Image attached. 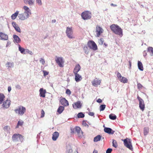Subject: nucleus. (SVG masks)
Here are the masks:
<instances>
[{
  "label": "nucleus",
  "instance_id": "38",
  "mask_svg": "<svg viewBox=\"0 0 153 153\" xmlns=\"http://www.w3.org/2000/svg\"><path fill=\"white\" fill-rule=\"evenodd\" d=\"M112 146L115 148H116L117 146V142L116 140H113Z\"/></svg>",
  "mask_w": 153,
  "mask_h": 153
},
{
  "label": "nucleus",
  "instance_id": "15",
  "mask_svg": "<svg viewBox=\"0 0 153 153\" xmlns=\"http://www.w3.org/2000/svg\"><path fill=\"white\" fill-rule=\"evenodd\" d=\"M82 105V103L81 102L78 101L74 103L73 105V107L74 109H77L80 108H81Z\"/></svg>",
  "mask_w": 153,
  "mask_h": 153
},
{
  "label": "nucleus",
  "instance_id": "48",
  "mask_svg": "<svg viewBox=\"0 0 153 153\" xmlns=\"http://www.w3.org/2000/svg\"><path fill=\"white\" fill-rule=\"evenodd\" d=\"M137 86L138 88L139 89H141L143 87L142 85L140 83H137Z\"/></svg>",
  "mask_w": 153,
  "mask_h": 153
},
{
  "label": "nucleus",
  "instance_id": "22",
  "mask_svg": "<svg viewBox=\"0 0 153 153\" xmlns=\"http://www.w3.org/2000/svg\"><path fill=\"white\" fill-rule=\"evenodd\" d=\"M13 37L14 39L13 42L15 43H20L21 41V39L18 36L16 35H13Z\"/></svg>",
  "mask_w": 153,
  "mask_h": 153
},
{
  "label": "nucleus",
  "instance_id": "21",
  "mask_svg": "<svg viewBox=\"0 0 153 153\" xmlns=\"http://www.w3.org/2000/svg\"><path fill=\"white\" fill-rule=\"evenodd\" d=\"M104 131L109 134H113L115 131L113 130L111 128H105L104 129Z\"/></svg>",
  "mask_w": 153,
  "mask_h": 153
},
{
  "label": "nucleus",
  "instance_id": "57",
  "mask_svg": "<svg viewBox=\"0 0 153 153\" xmlns=\"http://www.w3.org/2000/svg\"><path fill=\"white\" fill-rule=\"evenodd\" d=\"M11 90V87L10 86H9L8 87V91L9 92H10Z\"/></svg>",
  "mask_w": 153,
  "mask_h": 153
},
{
  "label": "nucleus",
  "instance_id": "13",
  "mask_svg": "<svg viewBox=\"0 0 153 153\" xmlns=\"http://www.w3.org/2000/svg\"><path fill=\"white\" fill-rule=\"evenodd\" d=\"M103 32V29L100 26L97 25L96 27V30L95 32L97 36V37L100 36V35Z\"/></svg>",
  "mask_w": 153,
  "mask_h": 153
},
{
  "label": "nucleus",
  "instance_id": "47",
  "mask_svg": "<svg viewBox=\"0 0 153 153\" xmlns=\"http://www.w3.org/2000/svg\"><path fill=\"white\" fill-rule=\"evenodd\" d=\"M112 151V149L111 148H108L106 151V153H111Z\"/></svg>",
  "mask_w": 153,
  "mask_h": 153
},
{
  "label": "nucleus",
  "instance_id": "29",
  "mask_svg": "<svg viewBox=\"0 0 153 153\" xmlns=\"http://www.w3.org/2000/svg\"><path fill=\"white\" fill-rule=\"evenodd\" d=\"M138 69L141 71H143V68L142 62L138 61Z\"/></svg>",
  "mask_w": 153,
  "mask_h": 153
},
{
  "label": "nucleus",
  "instance_id": "54",
  "mask_svg": "<svg viewBox=\"0 0 153 153\" xmlns=\"http://www.w3.org/2000/svg\"><path fill=\"white\" fill-rule=\"evenodd\" d=\"M16 88L19 90H20L21 88V86L19 85H17L16 86Z\"/></svg>",
  "mask_w": 153,
  "mask_h": 153
},
{
  "label": "nucleus",
  "instance_id": "60",
  "mask_svg": "<svg viewBox=\"0 0 153 153\" xmlns=\"http://www.w3.org/2000/svg\"><path fill=\"white\" fill-rule=\"evenodd\" d=\"M111 6H113L114 7H116L117 6V5L116 4H114L113 3H111Z\"/></svg>",
  "mask_w": 153,
  "mask_h": 153
},
{
  "label": "nucleus",
  "instance_id": "3",
  "mask_svg": "<svg viewBox=\"0 0 153 153\" xmlns=\"http://www.w3.org/2000/svg\"><path fill=\"white\" fill-rule=\"evenodd\" d=\"M71 133H77L78 137H82L83 136V132L82 131L79 127L78 126H76L74 127H72L71 128Z\"/></svg>",
  "mask_w": 153,
  "mask_h": 153
},
{
  "label": "nucleus",
  "instance_id": "12",
  "mask_svg": "<svg viewBox=\"0 0 153 153\" xmlns=\"http://www.w3.org/2000/svg\"><path fill=\"white\" fill-rule=\"evenodd\" d=\"M137 99L139 102V107L140 109L143 111L145 108V104L143 100L139 96H137Z\"/></svg>",
  "mask_w": 153,
  "mask_h": 153
},
{
  "label": "nucleus",
  "instance_id": "56",
  "mask_svg": "<svg viewBox=\"0 0 153 153\" xmlns=\"http://www.w3.org/2000/svg\"><path fill=\"white\" fill-rule=\"evenodd\" d=\"M88 114L91 116H94V113L92 112H89Z\"/></svg>",
  "mask_w": 153,
  "mask_h": 153
},
{
  "label": "nucleus",
  "instance_id": "63",
  "mask_svg": "<svg viewBox=\"0 0 153 153\" xmlns=\"http://www.w3.org/2000/svg\"><path fill=\"white\" fill-rule=\"evenodd\" d=\"M104 45H105V46H107V45L105 43H104Z\"/></svg>",
  "mask_w": 153,
  "mask_h": 153
},
{
  "label": "nucleus",
  "instance_id": "37",
  "mask_svg": "<svg viewBox=\"0 0 153 153\" xmlns=\"http://www.w3.org/2000/svg\"><path fill=\"white\" fill-rule=\"evenodd\" d=\"M106 105H100V111H103L105 108Z\"/></svg>",
  "mask_w": 153,
  "mask_h": 153
},
{
  "label": "nucleus",
  "instance_id": "64",
  "mask_svg": "<svg viewBox=\"0 0 153 153\" xmlns=\"http://www.w3.org/2000/svg\"><path fill=\"white\" fill-rule=\"evenodd\" d=\"M129 64L130 66L131 65V63L130 62H129Z\"/></svg>",
  "mask_w": 153,
  "mask_h": 153
},
{
  "label": "nucleus",
  "instance_id": "61",
  "mask_svg": "<svg viewBox=\"0 0 153 153\" xmlns=\"http://www.w3.org/2000/svg\"><path fill=\"white\" fill-rule=\"evenodd\" d=\"M98 153V151L97 150H94L93 152V153Z\"/></svg>",
  "mask_w": 153,
  "mask_h": 153
},
{
  "label": "nucleus",
  "instance_id": "45",
  "mask_svg": "<svg viewBox=\"0 0 153 153\" xmlns=\"http://www.w3.org/2000/svg\"><path fill=\"white\" fill-rule=\"evenodd\" d=\"M103 42L104 40L102 38L100 39L98 41V42L100 45H102Z\"/></svg>",
  "mask_w": 153,
  "mask_h": 153
},
{
  "label": "nucleus",
  "instance_id": "5",
  "mask_svg": "<svg viewBox=\"0 0 153 153\" xmlns=\"http://www.w3.org/2000/svg\"><path fill=\"white\" fill-rule=\"evenodd\" d=\"M66 33L69 39H74V37L73 35V31L71 27H66Z\"/></svg>",
  "mask_w": 153,
  "mask_h": 153
},
{
  "label": "nucleus",
  "instance_id": "2",
  "mask_svg": "<svg viewBox=\"0 0 153 153\" xmlns=\"http://www.w3.org/2000/svg\"><path fill=\"white\" fill-rule=\"evenodd\" d=\"M111 30L116 34L122 37L123 36V30L118 25L113 24L110 27Z\"/></svg>",
  "mask_w": 153,
  "mask_h": 153
},
{
  "label": "nucleus",
  "instance_id": "44",
  "mask_svg": "<svg viewBox=\"0 0 153 153\" xmlns=\"http://www.w3.org/2000/svg\"><path fill=\"white\" fill-rule=\"evenodd\" d=\"M36 2L39 5H41L42 4L41 0H36Z\"/></svg>",
  "mask_w": 153,
  "mask_h": 153
},
{
  "label": "nucleus",
  "instance_id": "32",
  "mask_svg": "<svg viewBox=\"0 0 153 153\" xmlns=\"http://www.w3.org/2000/svg\"><path fill=\"white\" fill-rule=\"evenodd\" d=\"M64 109V106H60L57 109V112L60 114H61Z\"/></svg>",
  "mask_w": 153,
  "mask_h": 153
},
{
  "label": "nucleus",
  "instance_id": "43",
  "mask_svg": "<svg viewBox=\"0 0 153 153\" xmlns=\"http://www.w3.org/2000/svg\"><path fill=\"white\" fill-rule=\"evenodd\" d=\"M27 53H28L31 55H32L33 54V53L32 51H30L28 49H26V54Z\"/></svg>",
  "mask_w": 153,
  "mask_h": 153
},
{
  "label": "nucleus",
  "instance_id": "8",
  "mask_svg": "<svg viewBox=\"0 0 153 153\" xmlns=\"http://www.w3.org/2000/svg\"><path fill=\"white\" fill-rule=\"evenodd\" d=\"M55 59L56 63L59 67H63L64 61L62 57L56 56L55 57Z\"/></svg>",
  "mask_w": 153,
  "mask_h": 153
},
{
  "label": "nucleus",
  "instance_id": "51",
  "mask_svg": "<svg viewBox=\"0 0 153 153\" xmlns=\"http://www.w3.org/2000/svg\"><path fill=\"white\" fill-rule=\"evenodd\" d=\"M71 91L69 89H67L66 90V93L68 95H70L71 94Z\"/></svg>",
  "mask_w": 153,
  "mask_h": 153
},
{
  "label": "nucleus",
  "instance_id": "17",
  "mask_svg": "<svg viewBox=\"0 0 153 153\" xmlns=\"http://www.w3.org/2000/svg\"><path fill=\"white\" fill-rule=\"evenodd\" d=\"M8 39V37L7 34L2 32H0V39L1 40H7Z\"/></svg>",
  "mask_w": 153,
  "mask_h": 153
},
{
  "label": "nucleus",
  "instance_id": "30",
  "mask_svg": "<svg viewBox=\"0 0 153 153\" xmlns=\"http://www.w3.org/2000/svg\"><path fill=\"white\" fill-rule=\"evenodd\" d=\"M101 138V136L99 135L94 137V142H97L100 141Z\"/></svg>",
  "mask_w": 153,
  "mask_h": 153
},
{
  "label": "nucleus",
  "instance_id": "34",
  "mask_svg": "<svg viewBox=\"0 0 153 153\" xmlns=\"http://www.w3.org/2000/svg\"><path fill=\"white\" fill-rule=\"evenodd\" d=\"M149 129L148 127H145L144 128V134L145 135L147 134L149 132Z\"/></svg>",
  "mask_w": 153,
  "mask_h": 153
},
{
  "label": "nucleus",
  "instance_id": "55",
  "mask_svg": "<svg viewBox=\"0 0 153 153\" xmlns=\"http://www.w3.org/2000/svg\"><path fill=\"white\" fill-rule=\"evenodd\" d=\"M83 125L85 126H87V127H88V125L86 123H85V122H84V121H83V123H82Z\"/></svg>",
  "mask_w": 153,
  "mask_h": 153
},
{
  "label": "nucleus",
  "instance_id": "7",
  "mask_svg": "<svg viewBox=\"0 0 153 153\" xmlns=\"http://www.w3.org/2000/svg\"><path fill=\"white\" fill-rule=\"evenodd\" d=\"M81 16L84 20H88L91 18V13L88 11H85L82 13Z\"/></svg>",
  "mask_w": 153,
  "mask_h": 153
},
{
  "label": "nucleus",
  "instance_id": "36",
  "mask_svg": "<svg viewBox=\"0 0 153 153\" xmlns=\"http://www.w3.org/2000/svg\"><path fill=\"white\" fill-rule=\"evenodd\" d=\"M84 116L85 115L82 112L79 113L77 114V117L78 118H83Z\"/></svg>",
  "mask_w": 153,
  "mask_h": 153
},
{
  "label": "nucleus",
  "instance_id": "26",
  "mask_svg": "<svg viewBox=\"0 0 153 153\" xmlns=\"http://www.w3.org/2000/svg\"><path fill=\"white\" fill-rule=\"evenodd\" d=\"M75 75V80L78 82L80 81L82 79V76L78 74H74Z\"/></svg>",
  "mask_w": 153,
  "mask_h": 153
},
{
  "label": "nucleus",
  "instance_id": "23",
  "mask_svg": "<svg viewBox=\"0 0 153 153\" xmlns=\"http://www.w3.org/2000/svg\"><path fill=\"white\" fill-rule=\"evenodd\" d=\"M80 69L81 67L79 65V64L76 65L74 69L73 73L74 74H77Z\"/></svg>",
  "mask_w": 153,
  "mask_h": 153
},
{
  "label": "nucleus",
  "instance_id": "28",
  "mask_svg": "<svg viewBox=\"0 0 153 153\" xmlns=\"http://www.w3.org/2000/svg\"><path fill=\"white\" fill-rule=\"evenodd\" d=\"M6 67L8 68H11L14 66V63L13 62H7L6 64Z\"/></svg>",
  "mask_w": 153,
  "mask_h": 153
},
{
  "label": "nucleus",
  "instance_id": "14",
  "mask_svg": "<svg viewBox=\"0 0 153 153\" xmlns=\"http://www.w3.org/2000/svg\"><path fill=\"white\" fill-rule=\"evenodd\" d=\"M101 80L97 78L94 79L92 82V84L93 86L95 87H97L100 85Z\"/></svg>",
  "mask_w": 153,
  "mask_h": 153
},
{
  "label": "nucleus",
  "instance_id": "11",
  "mask_svg": "<svg viewBox=\"0 0 153 153\" xmlns=\"http://www.w3.org/2000/svg\"><path fill=\"white\" fill-rule=\"evenodd\" d=\"M117 76L120 82L124 83L127 82L128 80L125 77L122 76L120 73L119 72L117 73Z\"/></svg>",
  "mask_w": 153,
  "mask_h": 153
},
{
  "label": "nucleus",
  "instance_id": "41",
  "mask_svg": "<svg viewBox=\"0 0 153 153\" xmlns=\"http://www.w3.org/2000/svg\"><path fill=\"white\" fill-rule=\"evenodd\" d=\"M23 123V122L21 121H19L17 125L16 126V128H18L19 127V126H22Z\"/></svg>",
  "mask_w": 153,
  "mask_h": 153
},
{
  "label": "nucleus",
  "instance_id": "62",
  "mask_svg": "<svg viewBox=\"0 0 153 153\" xmlns=\"http://www.w3.org/2000/svg\"><path fill=\"white\" fill-rule=\"evenodd\" d=\"M56 22V20H52V22L53 23H55Z\"/></svg>",
  "mask_w": 153,
  "mask_h": 153
},
{
  "label": "nucleus",
  "instance_id": "10",
  "mask_svg": "<svg viewBox=\"0 0 153 153\" xmlns=\"http://www.w3.org/2000/svg\"><path fill=\"white\" fill-rule=\"evenodd\" d=\"M88 45L90 49L94 51L97 49V46L95 43L93 41H90L88 42Z\"/></svg>",
  "mask_w": 153,
  "mask_h": 153
},
{
  "label": "nucleus",
  "instance_id": "33",
  "mask_svg": "<svg viewBox=\"0 0 153 153\" xmlns=\"http://www.w3.org/2000/svg\"><path fill=\"white\" fill-rule=\"evenodd\" d=\"M5 98L4 95L2 93H0V104H1Z\"/></svg>",
  "mask_w": 153,
  "mask_h": 153
},
{
  "label": "nucleus",
  "instance_id": "31",
  "mask_svg": "<svg viewBox=\"0 0 153 153\" xmlns=\"http://www.w3.org/2000/svg\"><path fill=\"white\" fill-rule=\"evenodd\" d=\"M19 11H16V12L14 13L11 16V19L13 20L16 19L18 15H19Z\"/></svg>",
  "mask_w": 153,
  "mask_h": 153
},
{
  "label": "nucleus",
  "instance_id": "58",
  "mask_svg": "<svg viewBox=\"0 0 153 153\" xmlns=\"http://www.w3.org/2000/svg\"><path fill=\"white\" fill-rule=\"evenodd\" d=\"M97 101L98 102L101 103L102 102V100L101 99H98V100H97Z\"/></svg>",
  "mask_w": 153,
  "mask_h": 153
},
{
  "label": "nucleus",
  "instance_id": "25",
  "mask_svg": "<svg viewBox=\"0 0 153 153\" xmlns=\"http://www.w3.org/2000/svg\"><path fill=\"white\" fill-rule=\"evenodd\" d=\"M59 135V133L57 131L54 132L52 134V139L53 141H56Z\"/></svg>",
  "mask_w": 153,
  "mask_h": 153
},
{
  "label": "nucleus",
  "instance_id": "50",
  "mask_svg": "<svg viewBox=\"0 0 153 153\" xmlns=\"http://www.w3.org/2000/svg\"><path fill=\"white\" fill-rule=\"evenodd\" d=\"M68 153H78L77 151H74V152H73L72 149H70L69 150Z\"/></svg>",
  "mask_w": 153,
  "mask_h": 153
},
{
  "label": "nucleus",
  "instance_id": "46",
  "mask_svg": "<svg viewBox=\"0 0 153 153\" xmlns=\"http://www.w3.org/2000/svg\"><path fill=\"white\" fill-rule=\"evenodd\" d=\"M43 74H44V76H45L48 75L49 74V72H47L46 71L43 70Z\"/></svg>",
  "mask_w": 153,
  "mask_h": 153
},
{
  "label": "nucleus",
  "instance_id": "27",
  "mask_svg": "<svg viewBox=\"0 0 153 153\" xmlns=\"http://www.w3.org/2000/svg\"><path fill=\"white\" fill-rule=\"evenodd\" d=\"M19 50L20 52L21 53L23 54H26V49L22 47L19 45H18Z\"/></svg>",
  "mask_w": 153,
  "mask_h": 153
},
{
  "label": "nucleus",
  "instance_id": "4",
  "mask_svg": "<svg viewBox=\"0 0 153 153\" xmlns=\"http://www.w3.org/2000/svg\"><path fill=\"white\" fill-rule=\"evenodd\" d=\"M16 114H18L21 116L23 115L26 112V109L25 107L22 106H19L16 109L14 110Z\"/></svg>",
  "mask_w": 153,
  "mask_h": 153
},
{
  "label": "nucleus",
  "instance_id": "59",
  "mask_svg": "<svg viewBox=\"0 0 153 153\" xmlns=\"http://www.w3.org/2000/svg\"><path fill=\"white\" fill-rule=\"evenodd\" d=\"M143 56L144 57H145L146 56V55H147V53L146 52V51H143Z\"/></svg>",
  "mask_w": 153,
  "mask_h": 153
},
{
  "label": "nucleus",
  "instance_id": "6",
  "mask_svg": "<svg viewBox=\"0 0 153 153\" xmlns=\"http://www.w3.org/2000/svg\"><path fill=\"white\" fill-rule=\"evenodd\" d=\"M124 146L129 149L133 150V147L132 145L131 139L127 138L123 140Z\"/></svg>",
  "mask_w": 153,
  "mask_h": 153
},
{
  "label": "nucleus",
  "instance_id": "53",
  "mask_svg": "<svg viewBox=\"0 0 153 153\" xmlns=\"http://www.w3.org/2000/svg\"><path fill=\"white\" fill-rule=\"evenodd\" d=\"M11 44V42L10 41H8L7 42V43L6 44V47H7L10 45Z\"/></svg>",
  "mask_w": 153,
  "mask_h": 153
},
{
  "label": "nucleus",
  "instance_id": "40",
  "mask_svg": "<svg viewBox=\"0 0 153 153\" xmlns=\"http://www.w3.org/2000/svg\"><path fill=\"white\" fill-rule=\"evenodd\" d=\"M84 50L85 51V53L86 54H88L89 53L88 49L87 47L85 46L84 47Z\"/></svg>",
  "mask_w": 153,
  "mask_h": 153
},
{
  "label": "nucleus",
  "instance_id": "52",
  "mask_svg": "<svg viewBox=\"0 0 153 153\" xmlns=\"http://www.w3.org/2000/svg\"><path fill=\"white\" fill-rule=\"evenodd\" d=\"M45 114V113L44 111L42 110L41 111V117L42 118L44 117Z\"/></svg>",
  "mask_w": 153,
  "mask_h": 153
},
{
  "label": "nucleus",
  "instance_id": "16",
  "mask_svg": "<svg viewBox=\"0 0 153 153\" xmlns=\"http://www.w3.org/2000/svg\"><path fill=\"white\" fill-rule=\"evenodd\" d=\"M10 100H7L4 101L2 105L3 108H7L10 106Z\"/></svg>",
  "mask_w": 153,
  "mask_h": 153
},
{
  "label": "nucleus",
  "instance_id": "20",
  "mask_svg": "<svg viewBox=\"0 0 153 153\" xmlns=\"http://www.w3.org/2000/svg\"><path fill=\"white\" fill-rule=\"evenodd\" d=\"M24 3L26 4H28L31 6L33 5L35 3V0H23Z\"/></svg>",
  "mask_w": 153,
  "mask_h": 153
},
{
  "label": "nucleus",
  "instance_id": "24",
  "mask_svg": "<svg viewBox=\"0 0 153 153\" xmlns=\"http://www.w3.org/2000/svg\"><path fill=\"white\" fill-rule=\"evenodd\" d=\"M39 91L40 96L42 97H45V94L46 92V90L44 89L43 88H41L39 90Z\"/></svg>",
  "mask_w": 153,
  "mask_h": 153
},
{
  "label": "nucleus",
  "instance_id": "39",
  "mask_svg": "<svg viewBox=\"0 0 153 153\" xmlns=\"http://www.w3.org/2000/svg\"><path fill=\"white\" fill-rule=\"evenodd\" d=\"M147 51L148 52H151L152 53V55H151L152 56L153 55V48L152 47H149L147 48Z\"/></svg>",
  "mask_w": 153,
  "mask_h": 153
},
{
  "label": "nucleus",
  "instance_id": "49",
  "mask_svg": "<svg viewBox=\"0 0 153 153\" xmlns=\"http://www.w3.org/2000/svg\"><path fill=\"white\" fill-rule=\"evenodd\" d=\"M40 62L41 63L42 65H44L45 63L44 60L42 58H41L40 59Z\"/></svg>",
  "mask_w": 153,
  "mask_h": 153
},
{
  "label": "nucleus",
  "instance_id": "18",
  "mask_svg": "<svg viewBox=\"0 0 153 153\" xmlns=\"http://www.w3.org/2000/svg\"><path fill=\"white\" fill-rule=\"evenodd\" d=\"M60 102L61 104L63 105L64 106H67L69 105L68 101L65 98H62L61 99Z\"/></svg>",
  "mask_w": 153,
  "mask_h": 153
},
{
  "label": "nucleus",
  "instance_id": "1",
  "mask_svg": "<svg viewBox=\"0 0 153 153\" xmlns=\"http://www.w3.org/2000/svg\"><path fill=\"white\" fill-rule=\"evenodd\" d=\"M23 9L24 10V12L19 14L18 17L19 19L23 21L28 18L31 13V10L27 6H24Z\"/></svg>",
  "mask_w": 153,
  "mask_h": 153
},
{
  "label": "nucleus",
  "instance_id": "42",
  "mask_svg": "<svg viewBox=\"0 0 153 153\" xmlns=\"http://www.w3.org/2000/svg\"><path fill=\"white\" fill-rule=\"evenodd\" d=\"M3 129L5 131H9V130L10 129V127H9L8 126H6Z\"/></svg>",
  "mask_w": 153,
  "mask_h": 153
},
{
  "label": "nucleus",
  "instance_id": "9",
  "mask_svg": "<svg viewBox=\"0 0 153 153\" xmlns=\"http://www.w3.org/2000/svg\"><path fill=\"white\" fill-rule=\"evenodd\" d=\"M12 138L14 141H16L19 140L21 142L23 141V136L19 134H14L12 137Z\"/></svg>",
  "mask_w": 153,
  "mask_h": 153
},
{
  "label": "nucleus",
  "instance_id": "19",
  "mask_svg": "<svg viewBox=\"0 0 153 153\" xmlns=\"http://www.w3.org/2000/svg\"><path fill=\"white\" fill-rule=\"evenodd\" d=\"M12 25L17 32L19 33L21 32L20 29L16 22H12Z\"/></svg>",
  "mask_w": 153,
  "mask_h": 153
},
{
  "label": "nucleus",
  "instance_id": "35",
  "mask_svg": "<svg viewBox=\"0 0 153 153\" xmlns=\"http://www.w3.org/2000/svg\"><path fill=\"white\" fill-rule=\"evenodd\" d=\"M109 118L111 120H114L116 118V116L115 115L112 114H111L109 115Z\"/></svg>",
  "mask_w": 153,
  "mask_h": 153
}]
</instances>
